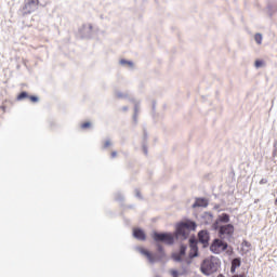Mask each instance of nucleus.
<instances>
[{
	"instance_id": "nucleus-1",
	"label": "nucleus",
	"mask_w": 277,
	"mask_h": 277,
	"mask_svg": "<svg viewBox=\"0 0 277 277\" xmlns=\"http://www.w3.org/2000/svg\"><path fill=\"white\" fill-rule=\"evenodd\" d=\"M189 230H196V222L186 221L177 224L176 235L177 237H183L184 239H187V236L189 235Z\"/></svg>"
},
{
	"instance_id": "nucleus-2",
	"label": "nucleus",
	"mask_w": 277,
	"mask_h": 277,
	"mask_svg": "<svg viewBox=\"0 0 277 277\" xmlns=\"http://www.w3.org/2000/svg\"><path fill=\"white\" fill-rule=\"evenodd\" d=\"M220 265L217 264V261L213 258L206 259L201 263V273L206 276H211V274H215L217 272V267Z\"/></svg>"
},
{
	"instance_id": "nucleus-3",
	"label": "nucleus",
	"mask_w": 277,
	"mask_h": 277,
	"mask_svg": "<svg viewBox=\"0 0 277 277\" xmlns=\"http://www.w3.org/2000/svg\"><path fill=\"white\" fill-rule=\"evenodd\" d=\"M227 248H228V243H226L220 239H215L212 242V245L210 246V250L214 254H222V252H224V250H226Z\"/></svg>"
},
{
	"instance_id": "nucleus-4",
	"label": "nucleus",
	"mask_w": 277,
	"mask_h": 277,
	"mask_svg": "<svg viewBox=\"0 0 277 277\" xmlns=\"http://www.w3.org/2000/svg\"><path fill=\"white\" fill-rule=\"evenodd\" d=\"M153 239H155L156 241H163L169 246H172V243H174V236H172V234H159L156 232L153 235Z\"/></svg>"
},
{
	"instance_id": "nucleus-5",
	"label": "nucleus",
	"mask_w": 277,
	"mask_h": 277,
	"mask_svg": "<svg viewBox=\"0 0 277 277\" xmlns=\"http://www.w3.org/2000/svg\"><path fill=\"white\" fill-rule=\"evenodd\" d=\"M235 233V226L233 224L223 225L219 229L220 237H233Z\"/></svg>"
},
{
	"instance_id": "nucleus-6",
	"label": "nucleus",
	"mask_w": 277,
	"mask_h": 277,
	"mask_svg": "<svg viewBox=\"0 0 277 277\" xmlns=\"http://www.w3.org/2000/svg\"><path fill=\"white\" fill-rule=\"evenodd\" d=\"M40 0H26L24 10L27 14H31L36 8H38Z\"/></svg>"
},
{
	"instance_id": "nucleus-7",
	"label": "nucleus",
	"mask_w": 277,
	"mask_h": 277,
	"mask_svg": "<svg viewBox=\"0 0 277 277\" xmlns=\"http://www.w3.org/2000/svg\"><path fill=\"white\" fill-rule=\"evenodd\" d=\"M187 250V247L182 245L180 248V252H175L172 254L173 261H176L177 263H181L185 259V252Z\"/></svg>"
},
{
	"instance_id": "nucleus-8",
	"label": "nucleus",
	"mask_w": 277,
	"mask_h": 277,
	"mask_svg": "<svg viewBox=\"0 0 277 277\" xmlns=\"http://www.w3.org/2000/svg\"><path fill=\"white\" fill-rule=\"evenodd\" d=\"M198 239H199V242L203 245L205 248H207V246H209V232L207 230H200L198 233Z\"/></svg>"
},
{
	"instance_id": "nucleus-9",
	"label": "nucleus",
	"mask_w": 277,
	"mask_h": 277,
	"mask_svg": "<svg viewBox=\"0 0 277 277\" xmlns=\"http://www.w3.org/2000/svg\"><path fill=\"white\" fill-rule=\"evenodd\" d=\"M189 248H190V253H189V258L194 259V256H198V245L194 239L189 240Z\"/></svg>"
},
{
	"instance_id": "nucleus-10",
	"label": "nucleus",
	"mask_w": 277,
	"mask_h": 277,
	"mask_svg": "<svg viewBox=\"0 0 277 277\" xmlns=\"http://www.w3.org/2000/svg\"><path fill=\"white\" fill-rule=\"evenodd\" d=\"M133 237L140 241H146V233H144V230L141 228L133 229Z\"/></svg>"
},
{
	"instance_id": "nucleus-11",
	"label": "nucleus",
	"mask_w": 277,
	"mask_h": 277,
	"mask_svg": "<svg viewBox=\"0 0 277 277\" xmlns=\"http://www.w3.org/2000/svg\"><path fill=\"white\" fill-rule=\"evenodd\" d=\"M141 254H143L144 256H146V259H148V261L150 263H155V256L153 255V253H150L148 250L141 248L140 249Z\"/></svg>"
},
{
	"instance_id": "nucleus-12",
	"label": "nucleus",
	"mask_w": 277,
	"mask_h": 277,
	"mask_svg": "<svg viewBox=\"0 0 277 277\" xmlns=\"http://www.w3.org/2000/svg\"><path fill=\"white\" fill-rule=\"evenodd\" d=\"M193 207H194V209H196V207H209V201H207V199H205V198H198V199H196Z\"/></svg>"
},
{
	"instance_id": "nucleus-13",
	"label": "nucleus",
	"mask_w": 277,
	"mask_h": 277,
	"mask_svg": "<svg viewBox=\"0 0 277 277\" xmlns=\"http://www.w3.org/2000/svg\"><path fill=\"white\" fill-rule=\"evenodd\" d=\"M237 267H241V259L239 258H236L232 261V268H230L232 274H235V271L237 269Z\"/></svg>"
},
{
	"instance_id": "nucleus-14",
	"label": "nucleus",
	"mask_w": 277,
	"mask_h": 277,
	"mask_svg": "<svg viewBox=\"0 0 277 277\" xmlns=\"http://www.w3.org/2000/svg\"><path fill=\"white\" fill-rule=\"evenodd\" d=\"M252 248V245L247 241V240H243L242 243H241V252L242 254H248V251Z\"/></svg>"
},
{
	"instance_id": "nucleus-15",
	"label": "nucleus",
	"mask_w": 277,
	"mask_h": 277,
	"mask_svg": "<svg viewBox=\"0 0 277 277\" xmlns=\"http://www.w3.org/2000/svg\"><path fill=\"white\" fill-rule=\"evenodd\" d=\"M219 221L223 222V224H228V222H230V216L226 213H223L219 216Z\"/></svg>"
},
{
	"instance_id": "nucleus-16",
	"label": "nucleus",
	"mask_w": 277,
	"mask_h": 277,
	"mask_svg": "<svg viewBox=\"0 0 277 277\" xmlns=\"http://www.w3.org/2000/svg\"><path fill=\"white\" fill-rule=\"evenodd\" d=\"M23 98H29V94L27 92H22L17 96V101H23Z\"/></svg>"
},
{
	"instance_id": "nucleus-17",
	"label": "nucleus",
	"mask_w": 277,
	"mask_h": 277,
	"mask_svg": "<svg viewBox=\"0 0 277 277\" xmlns=\"http://www.w3.org/2000/svg\"><path fill=\"white\" fill-rule=\"evenodd\" d=\"M254 40L255 42H258L259 44H261V42H263V36L261 34H256L254 36Z\"/></svg>"
},
{
	"instance_id": "nucleus-18",
	"label": "nucleus",
	"mask_w": 277,
	"mask_h": 277,
	"mask_svg": "<svg viewBox=\"0 0 277 277\" xmlns=\"http://www.w3.org/2000/svg\"><path fill=\"white\" fill-rule=\"evenodd\" d=\"M81 129L85 130V129H90V127H92V123L90 121H85L83 123H81Z\"/></svg>"
},
{
	"instance_id": "nucleus-19",
	"label": "nucleus",
	"mask_w": 277,
	"mask_h": 277,
	"mask_svg": "<svg viewBox=\"0 0 277 277\" xmlns=\"http://www.w3.org/2000/svg\"><path fill=\"white\" fill-rule=\"evenodd\" d=\"M120 64H122V66H133V63H131L130 61H126V60H121Z\"/></svg>"
},
{
	"instance_id": "nucleus-20",
	"label": "nucleus",
	"mask_w": 277,
	"mask_h": 277,
	"mask_svg": "<svg viewBox=\"0 0 277 277\" xmlns=\"http://www.w3.org/2000/svg\"><path fill=\"white\" fill-rule=\"evenodd\" d=\"M225 250H226V254H227L228 256H233V253H234L233 247H228V245H227V248H226Z\"/></svg>"
},
{
	"instance_id": "nucleus-21",
	"label": "nucleus",
	"mask_w": 277,
	"mask_h": 277,
	"mask_svg": "<svg viewBox=\"0 0 277 277\" xmlns=\"http://www.w3.org/2000/svg\"><path fill=\"white\" fill-rule=\"evenodd\" d=\"M28 98L31 103H38V96L36 95H30V96L28 95Z\"/></svg>"
},
{
	"instance_id": "nucleus-22",
	"label": "nucleus",
	"mask_w": 277,
	"mask_h": 277,
	"mask_svg": "<svg viewBox=\"0 0 277 277\" xmlns=\"http://www.w3.org/2000/svg\"><path fill=\"white\" fill-rule=\"evenodd\" d=\"M170 274H171L172 277H179L180 276V273L176 269H171Z\"/></svg>"
},
{
	"instance_id": "nucleus-23",
	"label": "nucleus",
	"mask_w": 277,
	"mask_h": 277,
	"mask_svg": "<svg viewBox=\"0 0 277 277\" xmlns=\"http://www.w3.org/2000/svg\"><path fill=\"white\" fill-rule=\"evenodd\" d=\"M261 66H263V61H255V68H261Z\"/></svg>"
},
{
	"instance_id": "nucleus-24",
	"label": "nucleus",
	"mask_w": 277,
	"mask_h": 277,
	"mask_svg": "<svg viewBox=\"0 0 277 277\" xmlns=\"http://www.w3.org/2000/svg\"><path fill=\"white\" fill-rule=\"evenodd\" d=\"M109 146H111V141H105L104 148H109Z\"/></svg>"
},
{
	"instance_id": "nucleus-25",
	"label": "nucleus",
	"mask_w": 277,
	"mask_h": 277,
	"mask_svg": "<svg viewBox=\"0 0 277 277\" xmlns=\"http://www.w3.org/2000/svg\"><path fill=\"white\" fill-rule=\"evenodd\" d=\"M110 156H111L113 159H115V157H118V153H117V151H113V153L110 154Z\"/></svg>"
},
{
	"instance_id": "nucleus-26",
	"label": "nucleus",
	"mask_w": 277,
	"mask_h": 277,
	"mask_svg": "<svg viewBox=\"0 0 277 277\" xmlns=\"http://www.w3.org/2000/svg\"><path fill=\"white\" fill-rule=\"evenodd\" d=\"M265 183H267V179H262V180L260 181V185H265Z\"/></svg>"
},
{
	"instance_id": "nucleus-27",
	"label": "nucleus",
	"mask_w": 277,
	"mask_h": 277,
	"mask_svg": "<svg viewBox=\"0 0 277 277\" xmlns=\"http://www.w3.org/2000/svg\"><path fill=\"white\" fill-rule=\"evenodd\" d=\"M158 250H159L160 252H163V247L160 246V245H158Z\"/></svg>"
},
{
	"instance_id": "nucleus-28",
	"label": "nucleus",
	"mask_w": 277,
	"mask_h": 277,
	"mask_svg": "<svg viewBox=\"0 0 277 277\" xmlns=\"http://www.w3.org/2000/svg\"><path fill=\"white\" fill-rule=\"evenodd\" d=\"M233 277H243V275H234Z\"/></svg>"
},
{
	"instance_id": "nucleus-29",
	"label": "nucleus",
	"mask_w": 277,
	"mask_h": 277,
	"mask_svg": "<svg viewBox=\"0 0 277 277\" xmlns=\"http://www.w3.org/2000/svg\"><path fill=\"white\" fill-rule=\"evenodd\" d=\"M275 205H276V207H277V199H275Z\"/></svg>"
}]
</instances>
